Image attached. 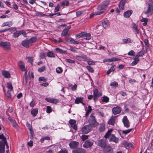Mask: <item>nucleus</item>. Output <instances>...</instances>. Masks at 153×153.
<instances>
[{
	"label": "nucleus",
	"instance_id": "42",
	"mask_svg": "<svg viewBox=\"0 0 153 153\" xmlns=\"http://www.w3.org/2000/svg\"><path fill=\"white\" fill-rule=\"evenodd\" d=\"M102 26L104 28H105L108 27V21H104L102 23Z\"/></svg>",
	"mask_w": 153,
	"mask_h": 153
},
{
	"label": "nucleus",
	"instance_id": "57",
	"mask_svg": "<svg viewBox=\"0 0 153 153\" xmlns=\"http://www.w3.org/2000/svg\"><path fill=\"white\" fill-rule=\"evenodd\" d=\"M135 52L133 50H131L128 53L129 55L134 56V55Z\"/></svg>",
	"mask_w": 153,
	"mask_h": 153
},
{
	"label": "nucleus",
	"instance_id": "55",
	"mask_svg": "<svg viewBox=\"0 0 153 153\" xmlns=\"http://www.w3.org/2000/svg\"><path fill=\"white\" fill-rule=\"evenodd\" d=\"M109 98L106 96H103V97L102 101L105 102H108L109 101Z\"/></svg>",
	"mask_w": 153,
	"mask_h": 153
},
{
	"label": "nucleus",
	"instance_id": "3",
	"mask_svg": "<svg viewBox=\"0 0 153 153\" xmlns=\"http://www.w3.org/2000/svg\"><path fill=\"white\" fill-rule=\"evenodd\" d=\"M0 47L5 50H9L10 49V44L9 42H0Z\"/></svg>",
	"mask_w": 153,
	"mask_h": 153
},
{
	"label": "nucleus",
	"instance_id": "29",
	"mask_svg": "<svg viewBox=\"0 0 153 153\" xmlns=\"http://www.w3.org/2000/svg\"><path fill=\"white\" fill-rule=\"evenodd\" d=\"M68 40L71 43L74 44H79V42L78 41L75 40L74 39L71 38H68Z\"/></svg>",
	"mask_w": 153,
	"mask_h": 153
},
{
	"label": "nucleus",
	"instance_id": "24",
	"mask_svg": "<svg viewBox=\"0 0 153 153\" xmlns=\"http://www.w3.org/2000/svg\"><path fill=\"white\" fill-rule=\"evenodd\" d=\"M71 27V26H69L66 28L64 29L62 33V35L65 36L67 35L69 30L70 29Z\"/></svg>",
	"mask_w": 153,
	"mask_h": 153
},
{
	"label": "nucleus",
	"instance_id": "4",
	"mask_svg": "<svg viewBox=\"0 0 153 153\" xmlns=\"http://www.w3.org/2000/svg\"><path fill=\"white\" fill-rule=\"evenodd\" d=\"M90 124L89 125L94 127H95L98 125V123L96 121L95 117L93 115L91 114L90 116V118L88 120Z\"/></svg>",
	"mask_w": 153,
	"mask_h": 153
},
{
	"label": "nucleus",
	"instance_id": "50",
	"mask_svg": "<svg viewBox=\"0 0 153 153\" xmlns=\"http://www.w3.org/2000/svg\"><path fill=\"white\" fill-rule=\"evenodd\" d=\"M69 50L71 51L74 53H78L77 51H76V48H74L73 47L70 46V49Z\"/></svg>",
	"mask_w": 153,
	"mask_h": 153
},
{
	"label": "nucleus",
	"instance_id": "46",
	"mask_svg": "<svg viewBox=\"0 0 153 153\" xmlns=\"http://www.w3.org/2000/svg\"><path fill=\"white\" fill-rule=\"evenodd\" d=\"M50 139H51L50 137L48 136H46V137H44L41 139V143H43V141L45 140H50Z\"/></svg>",
	"mask_w": 153,
	"mask_h": 153
},
{
	"label": "nucleus",
	"instance_id": "37",
	"mask_svg": "<svg viewBox=\"0 0 153 153\" xmlns=\"http://www.w3.org/2000/svg\"><path fill=\"white\" fill-rule=\"evenodd\" d=\"M30 45L32 43L35 42L36 40V38L35 37H33L31 38L29 40H28Z\"/></svg>",
	"mask_w": 153,
	"mask_h": 153
},
{
	"label": "nucleus",
	"instance_id": "2",
	"mask_svg": "<svg viewBox=\"0 0 153 153\" xmlns=\"http://www.w3.org/2000/svg\"><path fill=\"white\" fill-rule=\"evenodd\" d=\"M148 6L147 10L144 11V13L147 14V17L152 15L153 13V2L151 0H149L147 2Z\"/></svg>",
	"mask_w": 153,
	"mask_h": 153
},
{
	"label": "nucleus",
	"instance_id": "52",
	"mask_svg": "<svg viewBox=\"0 0 153 153\" xmlns=\"http://www.w3.org/2000/svg\"><path fill=\"white\" fill-rule=\"evenodd\" d=\"M52 110V108L50 106H48L47 107L46 112L47 113H50L51 112Z\"/></svg>",
	"mask_w": 153,
	"mask_h": 153
},
{
	"label": "nucleus",
	"instance_id": "8",
	"mask_svg": "<svg viewBox=\"0 0 153 153\" xmlns=\"http://www.w3.org/2000/svg\"><path fill=\"white\" fill-rule=\"evenodd\" d=\"M104 153H113V149L110 146L108 145L103 149Z\"/></svg>",
	"mask_w": 153,
	"mask_h": 153
},
{
	"label": "nucleus",
	"instance_id": "47",
	"mask_svg": "<svg viewBox=\"0 0 153 153\" xmlns=\"http://www.w3.org/2000/svg\"><path fill=\"white\" fill-rule=\"evenodd\" d=\"M7 87L10 90V91H12L13 90V86L11 84V83L10 82L7 83Z\"/></svg>",
	"mask_w": 153,
	"mask_h": 153
},
{
	"label": "nucleus",
	"instance_id": "34",
	"mask_svg": "<svg viewBox=\"0 0 153 153\" xmlns=\"http://www.w3.org/2000/svg\"><path fill=\"white\" fill-rule=\"evenodd\" d=\"M22 34L21 31H16L14 32L13 36L14 38L18 37L19 35Z\"/></svg>",
	"mask_w": 153,
	"mask_h": 153
},
{
	"label": "nucleus",
	"instance_id": "28",
	"mask_svg": "<svg viewBox=\"0 0 153 153\" xmlns=\"http://www.w3.org/2000/svg\"><path fill=\"white\" fill-rule=\"evenodd\" d=\"M123 42L125 44L129 43H132L133 41L131 40L130 38H128L126 39H122Z\"/></svg>",
	"mask_w": 153,
	"mask_h": 153
},
{
	"label": "nucleus",
	"instance_id": "56",
	"mask_svg": "<svg viewBox=\"0 0 153 153\" xmlns=\"http://www.w3.org/2000/svg\"><path fill=\"white\" fill-rule=\"evenodd\" d=\"M83 13V11H78L76 12V15L77 17H78L81 15Z\"/></svg>",
	"mask_w": 153,
	"mask_h": 153
},
{
	"label": "nucleus",
	"instance_id": "6",
	"mask_svg": "<svg viewBox=\"0 0 153 153\" xmlns=\"http://www.w3.org/2000/svg\"><path fill=\"white\" fill-rule=\"evenodd\" d=\"M108 145L106 140L104 139H100L98 142V145L103 149Z\"/></svg>",
	"mask_w": 153,
	"mask_h": 153
},
{
	"label": "nucleus",
	"instance_id": "61",
	"mask_svg": "<svg viewBox=\"0 0 153 153\" xmlns=\"http://www.w3.org/2000/svg\"><path fill=\"white\" fill-rule=\"evenodd\" d=\"M11 124L13 125V127H14L15 128H17L18 125L17 123H16L15 120L14 121V122H13Z\"/></svg>",
	"mask_w": 153,
	"mask_h": 153
},
{
	"label": "nucleus",
	"instance_id": "63",
	"mask_svg": "<svg viewBox=\"0 0 153 153\" xmlns=\"http://www.w3.org/2000/svg\"><path fill=\"white\" fill-rule=\"evenodd\" d=\"M40 56L41 59L45 58L46 57L45 53H41Z\"/></svg>",
	"mask_w": 153,
	"mask_h": 153
},
{
	"label": "nucleus",
	"instance_id": "51",
	"mask_svg": "<svg viewBox=\"0 0 153 153\" xmlns=\"http://www.w3.org/2000/svg\"><path fill=\"white\" fill-rule=\"evenodd\" d=\"M56 72L59 74L61 73L62 71V68L60 67H58L56 68Z\"/></svg>",
	"mask_w": 153,
	"mask_h": 153
},
{
	"label": "nucleus",
	"instance_id": "59",
	"mask_svg": "<svg viewBox=\"0 0 153 153\" xmlns=\"http://www.w3.org/2000/svg\"><path fill=\"white\" fill-rule=\"evenodd\" d=\"M125 146H127L129 148L133 146V145L132 143H126L125 144Z\"/></svg>",
	"mask_w": 153,
	"mask_h": 153
},
{
	"label": "nucleus",
	"instance_id": "10",
	"mask_svg": "<svg viewBox=\"0 0 153 153\" xmlns=\"http://www.w3.org/2000/svg\"><path fill=\"white\" fill-rule=\"evenodd\" d=\"M121 111V108L118 106L114 107L112 109V113L114 115H116L120 113Z\"/></svg>",
	"mask_w": 153,
	"mask_h": 153
},
{
	"label": "nucleus",
	"instance_id": "21",
	"mask_svg": "<svg viewBox=\"0 0 153 153\" xmlns=\"http://www.w3.org/2000/svg\"><path fill=\"white\" fill-rule=\"evenodd\" d=\"M2 75L5 78H10V74L8 71H1Z\"/></svg>",
	"mask_w": 153,
	"mask_h": 153
},
{
	"label": "nucleus",
	"instance_id": "39",
	"mask_svg": "<svg viewBox=\"0 0 153 153\" xmlns=\"http://www.w3.org/2000/svg\"><path fill=\"white\" fill-rule=\"evenodd\" d=\"M86 68L89 72H90L91 73H93L94 72V70L90 66H87L86 67Z\"/></svg>",
	"mask_w": 153,
	"mask_h": 153
},
{
	"label": "nucleus",
	"instance_id": "11",
	"mask_svg": "<svg viewBox=\"0 0 153 153\" xmlns=\"http://www.w3.org/2000/svg\"><path fill=\"white\" fill-rule=\"evenodd\" d=\"M79 145V143L74 141H71L69 144L70 147L72 149L78 147Z\"/></svg>",
	"mask_w": 153,
	"mask_h": 153
},
{
	"label": "nucleus",
	"instance_id": "18",
	"mask_svg": "<svg viewBox=\"0 0 153 153\" xmlns=\"http://www.w3.org/2000/svg\"><path fill=\"white\" fill-rule=\"evenodd\" d=\"M93 144L92 141L89 140H87L85 142V143L83 145L84 147L89 148L92 146Z\"/></svg>",
	"mask_w": 153,
	"mask_h": 153
},
{
	"label": "nucleus",
	"instance_id": "40",
	"mask_svg": "<svg viewBox=\"0 0 153 153\" xmlns=\"http://www.w3.org/2000/svg\"><path fill=\"white\" fill-rule=\"evenodd\" d=\"M84 39L88 40L91 39V35L89 33H86V34L84 33Z\"/></svg>",
	"mask_w": 153,
	"mask_h": 153
},
{
	"label": "nucleus",
	"instance_id": "30",
	"mask_svg": "<svg viewBox=\"0 0 153 153\" xmlns=\"http://www.w3.org/2000/svg\"><path fill=\"white\" fill-rule=\"evenodd\" d=\"M55 50L58 52L61 53H66L67 52V51H64L62 50L60 48H57L55 49Z\"/></svg>",
	"mask_w": 153,
	"mask_h": 153
},
{
	"label": "nucleus",
	"instance_id": "5",
	"mask_svg": "<svg viewBox=\"0 0 153 153\" xmlns=\"http://www.w3.org/2000/svg\"><path fill=\"white\" fill-rule=\"evenodd\" d=\"M91 126L90 125H85L82 128V132L83 133L87 134L91 131Z\"/></svg>",
	"mask_w": 153,
	"mask_h": 153
},
{
	"label": "nucleus",
	"instance_id": "31",
	"mask_svg": "<svg viewBox=\"0 0 153 153\" xmlns=\"http://www.w3.org/2000/svg\"><path fill=\"white\" fill-rule=\"evenodd\" d=\"M38 112V110L37 109H34L31 111V113L33 117L36 116Z\"/></svg>",
	"mask_w": 153,
	"mask_h": 153
},
{
	"label": "nucleus",
	"instance_id": "38",
	"mask_svg": "<svg viewBox=\"0 0 153 153\" xmlns=\"http://www.w3.org/2000/svg\"><path fill=\"white\" fill-rule=\"evenodd\" d=\"M139 60V59L136 57H135L134 58V60L132 62L131 65H134L137 64V62Z\"/></svg>",
	"mask_w": 153,
	"mask_h": 153
},
{
	"label": "nucleus",
	"instance_id": "58",
	"mask_svg": "<svg viewBox=\"0 0 153 153\" xmlns=\"http://www.w3.org/2000/svg\"><path fill=\"white\" fill-rule=\"evenodd\" d=\"M110 85L113 86H117L118 85V84L116 82H113L111 83L110 84Z\"/></svg>",
	"mask_w": 153,
	"mask_h": 153
},
{
	"label": "nucleus",
	"instance_id": "36",
	"mask_svg": "<svg viewBox=\"0 0 153 153\" xmlns=\"http://www.w3.org/2000/svg\"><path fill=\"white\" fill-rule=\"evenodd\" d=\"M112 131V129H110L108 130V131L106 132L105 135L104 137L105 138H108L111 135L110 134Z\"/></svg>",
	"mask_w": 153,
	"mask_h": 153
},
{
	"label": "nucleus",
	"instance_id": "7",
	"mask_svg": "<svg viewBox=\"0 0 153 153\" xmlns=\"http://www.w3.org/2000/svg\"><path fill=\"white\" fill-rule=\"evenodd\" d=\"M122 122L125 127L127 128H129L130 126L129 120L126 116H124L122 119Z\"/></svg>",
	"mask_w": 153,
	"mask_h": 153
},
{
	"label": "nucleus",
	"instance_id": "13",
	"mask_svg": "<svg viewBox=\"0 0 153 153\" xmlns=\"http://www.w3.org/2000/svg\"><path fill=\"white\" fill-rule=\"evenodd\" d=\"M72 153H86V152L84 149L78 148L73 150Z\"/></svg>",
	"mask_w": 153,
	"mask_h": 153
},
{
	"label": "nucleus",
	"instance_id": "64",
	"mask_svg": "<svg viewBox=\"0 0 153 153\" xmlns=\"http://www.w3.org/2000/svg\"><path fill=\"white\" fill-rule=\"evenodd\" d=\"M58 153H68V151L66 150H62L59 152Z\"/></svg>",
	"mask_w": 153,
	"mask_h": 153
},
{
	"label": "nucleus",
	"instance_id": "9",
	"mask_svg": "<svg viewBox=\"0 0 153 153\" xmlns=\"http://www.w3.org/2000/svg\"><path fill=\"white\" fill-rule=\"evenodd\" d=\"M102 95V93L100 92L99 93L98 90L97 89H95L94 91V98L95 101L97 100L98 97Z\"/></svg>",
	"mask_w": 153,
	"mask_h": 153
},
{
	"label": "nucleus",
	"instance_id": "45",
	"mask_svg": "<svg viewBox=\"0 0 153 153\" xmlns=\"http://www.w3.org/2000/svg\"><path fill=\"white\" fill-rule=\"evenodd\" d=\"M2 139V140H1V141H4V143H6V138L3 134L0 135V139Z\"/></svg>",
	"mask_w": 153,
	"mask_h": 153
},
{
	"label": "nucleus",
	"instance_id": "19",
	"mask_svg": "<svg viewBox=\"0 0 153 153\" xmlns=\"http://www.w3.org/2000/svg\"><path fill=\"white\" fill-rule=\"evenodd\" d=\"M21 44L23 46L27 48L31 46L28 40L22 41Z\"/></svg>",
	"mask_w": 153,
	"mask_h": 153
},
{
	"label": "nucleus",
	"instance_id": "33",
	"mask_svg": "<svg viewBox=\"0 0 153 153\" xmlns=\"http://www.w3.org/2000/svg\"><path fill=\"white\" fill-rule=\"evenodd\" d=\"M145 52L143 51H141L138 52L135 56V57L138 59L139 57L142 56L144 53Z\"/></svg>",
	"mask_w": 153,
	"mask_h": 153
},
{
	"label": "nucleus",
	"instance_id": "27",
	"mask_svg": "<svg viewBox=\"0 0 153 153\" xmlns=\"http://www.w3.org/2000/svg\"><path fill=\"white\" fill-rule=\"evenodd\" d=\"M46 55L50 57L54 58L55 57V54L51 51L47 52Z\"/></svg>",
	"mask_w": 153,
	"mask_h": 153
},
{
	"label": "nucleus",
	"instance_id": "44",
	"mask_svg": "<svg viewBox=\"0 0 153 153\" xmlns=\"http://www.w3.org/2000/svg\"><path fill=\"white\" fill-rule=\"evenodd\" d=\"M99 131L100 132H103L105 130V126L104 124H102L101 125L99 128Z\"/></svg>",
	"mask_w": 153,
	"mask_h": 153
},
{
	"label": "nucleus",
	"instance_id": "54",
	"mask_svg": "<svg viewBox=\"0 0 153 153\" xmlns=\"http://www.w3.org/2000/svg\"><path fill=\"white\" fill-rule=\"evenodd\" d=\"M69 4V2L68 1H65L63 2H62L61 4V5L63 6L64 7L65 6H68Z\"/></svg>",
	"mask_w": 153,
	"mask_h": 153
},
{
	"label": "nucleus",
	"instance_id": "62",
	"mask_svg": "<svg viewBox=\"0 0 153 153\" xmlns=\"http://www.w3.org/2000/svg\"><path fill=\"white\" fill-rule=\"evenodd\" d=\"M88 64L89 65H95V62L93 61H89L87 62Z\"/></svg>",
	"mask_w": 153,
	"mask_h": 153
},
{
	"label": "nucleus",
	"instance_id": "35",
	"mask_svg": "<svg viewBox=\"0 0 153 153\" xmlns=\"http://www.w3.org/2000/svg\"><path fill=\"white\" fill-rule=\"evenodd\" d=\"M112 131V129H110L108 130V131L106 132L105 135L104 137L105 138H108L111 135L110 134Z\"/></svg>",
	"mask_w": 153,
	"mask_h": 153
},
{
	"label": "nucleus",
	"instance_id": "32",
	"mask_svg": "<svg viewBox=\"0 0 153 153\" xmlns=\"http://www.w3.org/2000/svg\"><path fill=\"white\" fill-rule=\"evenodd\" d=\"M35 15L36 16L40 17L46 16L48 17V15L45 14H43L42 13L37 12L35 13Z\"/></svg>",
	"mask_w": 153,
	"mask_h": 153
},
{
	"label": "nucleus",
	"instance_id": "49",
	"mask_svg": "<svg viewBox=\"0 0 153 153\" xmlns=\"http://www.w3.org/2000/svg\"><path fill=\"white\" fill-rule=\"evenodd\" d=\"M46 68V66L45 65L43 66L42 67L39 68L38 69V71L40 72H42L44 71Z\"/></svg>",
	"mask_w": 153,
	"mask_h": 153
},
{
	"label": "nucleus",
	"instance_id": "23",
	"mask_svg": "<svg viewBox=\"0 0 153 153\" xmlns=\"http://www.w3.org/2000/svg\"><path fill=\"white\" fill-rule=\"evenodd\" d=\"M126 0H121L119 4V6L120 9L123 10L124 9V5L125 4Z\"/></svg>",
	"mask_w": 153,
	"mask_h": 153
},
{
	"label": "nucleus",
	"instance_id": "22",
	"mask_svg": "<svg viewBox=\"0 0 153 153\" xmlns=\"http://www.w3.org/2000/svg\"><path fill=\"white\" fill-rule=\"evenodd\" d=\"M120 59L116 57H113L111 59H105L104 61L105 62H111L113 61H119Z\"/></svg>",
	"mask_w": 153,
	"mask_h": 153
},
{
	"label": "nucleus",
	"instance_id": "48",
	"mask_svg": "<svg viewBox=\"0 0 153 153\" xmlns=\"http://www.w3.org/2000/svg\"><path fill=\"white\" fill-rule=\"evenodd\" d=\"M132 129V128H131L126 130H123L122 131V132L123 134H126L130 132Z\"/></svg>",
	"mask_w": 153,
	"mask_h": 153
},
{
	"label": "nucleus",
	"instance_id": "60",
	"mask_svg": "<svg viewBox=\"0 0 153 153\" xmlns=\"http://www.w3.org/2000/svg\"><path fill=\"white\" fill-rule=\"evenodd\" d=\"M88 137V136L86 135H83L82 137V140L84 141L87 139Z\"/></svg>",
	"mask_w": 153,
	"mask_h": 153
},
{
	"label": "nucleus",
	"instance_id": "17",
	"mask_svg": "<svg viewBox=\"0 0 153 153\" xmlns=\"http://www.w3.org/2000/svg\"><path fill=\"white\" fill-rule=\"evenodd\" d=\"M116 117L117 116H111L108 121V124L109 125H114Z\"/></svg>",
	"mask_w": 153,
	"mask_h": 153
},
{
	"label": "nucleus",
	"instance_id": "20",
	"mask_svg": "<svg viewBox=\"0 0 153 153\" xmlns=\"http://www.w3.org/2000/svg\"><path fill=\"white\" fill-rule=\"evenodd\" d=\"M132 12L131 10H128L124 13V16L126 18H128L132 14Z\"/></svg>",
	"mask_w": 153,
	"mask_h": 153
},
{
	"label": "nucleus",
	"instance_id": "53",
	"mask_svg": "<svg viewBox=\"0 0 153 153\" xmlns=\"http://www.w3.org/2000/svg\"><path fill=\"white\" fill-rule=\"evenodd\" d=\"M60 6L59 5V4H58L57 5V6L55 7L54 12L55 13L59 11V10L60 9Z\"/></svg>",
	"mask_w": 153,
	"mask_h": 153
},
{
	"label": "nucleus",
	"instance_id": "43",
	"mask_svg": "<svg viewBox=\"0 0 153 153\" xmlns=\"http://www.w3.org/2000/svg\"><path fill=\"white\" fill-rule=\"evenodd\" d=\"M84 36V32H81L79 34H77L76 36V37L77 38H80L82 36Z\"/></svg>",
	"mask_w": 153,
	"mask_h": 153
},
{
	"label": "nucleus",
	"instance_id": "1",
	"mask_svg": "<svg viewBox=\"0 0 153 153\" xmlns=\"http://www.w3.org/2000/svg\"><path fill=\"white\" fill-rule=\"evenodd\" d=\"M109 3L108 1H106L103 2L101 4L98 6L97 8V10L100 12H95L94 14H91L90 15V17H93L94 15H100L103 13L105 10V9L107 7Z\"/></svg>",
	"mask_w": 153,
	"mask_h": 153
},
{
	"label": "nucleus",
	"instance_id": "16",
	"mask_svg": "<svg viewBox=\"0 0 153 153\" xmlns=\"http://www.w3.org/2000/svg\"><path fill=\"white\" fill-rule=\"evenodd\" d=\"M109 137L111 141H112L115 143H117L118 141V138L116 137L114 134H111Z\"/></svg>",
	"mask_w": 153,
	"mask_h": 153
},
{
	"label": "nucleus",
	"instance_id": "12",
	"mask_svg": "<svg viewBox=\"0 0 153 153\" xmlns=\"http://www.w3.org/2000/svg\"><path fill=\"white\" fill-rule=\"evenodd\" d=\"M76 58L78 60L84 62L86 61L87 59L86 56L84 54L81 56H76Z\"/></svg>",
	"mask_w": 153,
	"mask_h": 153
},
{
	"label": "nucleus",
	"instance_id": "41",
	"mask_svg": "<svg viewBox=\"0 0 153 153\" xmlns=\"http://www.w3.org/2000/svg\"><path fill=\"white\" fill-rule=\"evenodd\" d=\"M7 31L9 30L11 33L14 32L16 31V28L14 27H11L7 29Z\"/></svg>",
	"mask_w": 153,
	"mask_h": 153
},
{
	"label": "nucleus",
	"instance_id": "15",
	"mask_svg": "<svg viewBox=\"0 0 153 153\" xmlns=\"http://www.w3.org/2000/svg\"><path fill=\"white\" fill-rule=\"evenodd\" d=\"M4 141H0V153H4L5 146L6 143H4Z\"/></svg>",
	"mask_w": 153,
	"mask_h": 153
},
{
	"label": "nucleus",
	"instance_id": "14",
	"mask_svg": "<svg viewBox=\"0 0 153 153\" xmlns=\"http://www.w3.org/2000/svg\"><path fill=\"white\" fill-rule=\"evenodd\" d=\"M69 123L71 126V127L75 130L77 129V126L76 124V121L74 120H70L69 121Z\"/></svg>",
	"mask_w": 153,
	"mask_h": 153
},
{
	"label": "nucleus",
	"instance_id": "25",
	"mask_svg": "<svg viewBox=\"0 0 153 153\" xmlns=\"http://www.w3.org/2000/svg\"><path fill=\"white\" fill-rule=\"evenodd\" d=\"M83 99V98L81 97H77L75 100V103L76 104H79V103H81L83 105H84V103H83L82 102Z\"/></svg>",
	"mask_w": 153,
	"mask_h": 153
},
{
	"label": "nucleus",
	"instance_id": "26",
	"mask_svg": "<svg viewBox=\"0 0 153 153\" xmlns=\"http://www.w3.org/2000/svg\"><path fill=\"white\" fill-rule=\"evenodd\" d=\"M13 25V23L11 21L10 22H5L2 25V26L3 27L5 26H8V27H10L12 26Z\"/></svg>",
	"mask_w": 153,
	"mask_h": 153
}]
</instances>
